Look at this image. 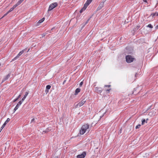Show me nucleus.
<instances>
[{
  "label": "nucleus",
  "mask_w": 158,
  "mask_h": 158,
  "mask_svg": "<svg viewBox=\"0 0 158 158\" xmlns=\"http://www.w3.org/2000/svg\"><path fill=\"white\" fill-rule=\"evenodd\" d=\"M91 127L92 126L89 127L88 124H85L82 126L80 131V134L81 135H83L86 131H87V133H88L90 131Z\"/></svg>",
  "instance_id": "f257e3e1"
},
{
  "label": "nucleus",
  "mask_w": 158,
  "mask_h": 158,
  "mask_svg": "<svg viewBox=\"0 0 158 158\" xmlns=\"http://www.w3.org/2000/svg\"><path fill=\"white\" fill-rule=\"evenodd\" d=\"M126 61L128 63L132 62L134 60H135V58L133 57L131 55H127L126 56Z\"/></svg>",
  "instance_id": "f03ea898"
},
{
  "label": "nucleus",
  "mask_w": 158,
  "mask_h": 158,
  "mask_svg": "<svg viewBox=\"0 0 158 158\" xmlns=\"http://www.w3.org/2000/svg\"><path fill=\"white\" fill-rule=\"evenodd\" d=\"M81 99H82L81 101L76 105V107L78 106L80 107L82 106L86 102V99L85 98H83V97H82L81 98Z\"/></svg>",
  "instance_id": "7ed1b4c3"
},
{
  "label": "nucleus",
  "mask_w": 158,
  "mask_h": 158,
  "mask_svg": "<svg viewBox=\"0 0 158 158\" xmlns=\"http://www.w3.org/2000/svg\"><path fill=\"white\" fill-rule=\"evenodd\" d=\"M57 5L58 4L57 2H54L51 4L49 7L48 11L52 10L54 8L57 6Z\"/></svg>",
  "instance_id": "20e7f679"
},
{
  "label": "nucleus",
  "mask_w": 158,
  "mask_h": 158,
  "mask_svg": "<svg viewBox=\"0 0 158 158\" xmlns=\"http://www.w3.org/2000/svg\"><path fill=\"white\" fill-rule=\"evenodd\" d=\"M104 2H100L98 7L97 9V11L101 10L103 8V7L104 6Z\"/></svg>",
  "instance_id": "39448f33"
},
{
  "label": "nucleus",
  "mask_w": 158,
  "mask_h": 158,
  "mask_svg": "<svg viewBox=\"0 0 158 158\" xmlns=\"http://www.w3.org/2000/svg\"><path fill=\"white\" fill-rule=\"evenodd\" d=\"M86 155V152H83L82 154L78 155L77 156V158H84Z\"/></svg>",
  "instance_id": "423d86ee"
},
{
  "label": "nucleus",
  "mask_w": 158,
  "mask_h": 158,
  "mask_svg": "<svg viewBox=\"0 0 158 158\" xmlns=\"http://www.w3.org/2000/svg\"><path fill=\"white\" fill-rule=\"evenodd\" d=\"M95 90L96 93L100 94L102 91V89L101 87H95Z\"/></svg>",
  "instance_id": "0eeeda50"
},
{
  "label": "nucleus",
  "mask_w": 158,
  "mask_h": 158,
  "mask_svg": "<svg viewBox=\"0 0 158 158\" xmlns=\"http://www.w3.org/2000/svg\"><path fill=\"white\" fill-rule=\"evenodd\" d=\"M23 50L20 52L18 54V55L12 60L14 61L16 60L20 56L23 54Z\"/></svg>",
  "instance_id": "6e6552de"
},
{
  "label": "nucleus",
  "mask_w": 158,
  "mask_h": 158,
  "mask_svg": "<svg viewBox=\"0 0 158 158\" xmlns=\"http://www.w3.org/2000/svg\"><path fill=\"white\" fill-rule=\"evenodd\" d=\"M92 0H87L85 3L84 4V5L87 7L88 5L92 1Z\"/></svg>",
  "instance_id": "1a4fd4ad"
},
{
  "label": "nucleus",
  "mask_w": 158,
  "mask_h": 158,
  "mask_svg": "<svg viewBox=\"0 0 158 158\" xmlns=\"http://www.w3.org/2000/svg\"><path fill=\"white\" fill-rule=\"evenodd\" d=\"M10 119L9 118H8L6 121L4 123L2 127H1L2 129H3L6 124L9 122L10 120Z\"/></svg>",
  "instance_id": "9d476101"
},
{
  "label": "nucleus",
  "mask_w": 158,
  "mask_h": 158,
  "mask_svg": "<svg viewBox=\"0 0 158 158\" xmlns=\"http://www.w3.org/2000/svg\"><path fill=\"white\" fill-rule=\"evenodd\" d=\"M10 73L8 74L4 78L3 80L2 81V82H3L4 81L7 80L8 79V78L10 77Z\"/></svg>",
  "instance_id": "9b49d317"
},
{
  "label": "nucleus",
  "mask_w": 158,
  "mask_h": 158,
  "mask_svg": "<svg viewBox=\"0 0 158 158\" xmlns=\"http://www.w3.org/2000/svg\"><path fill=\"white\" fill-rule=\"evenodd\" d=\"M24 0H19L15 5L16 6H17L20 5Z\"/></svg>",
  "instance_id": "f8f14e48"
},
{
  "label": "nucleus",
  "mask_w": 158,
  "mask_h": 158,
  "mask_svg": "<svg viewBox=\"0 0 158 158\" xmlns=\"http://www.w3.org/2000/svg\"><path fill=\"white\" fill-rule=\"evenodd\" d=\"M155 114H156V112H155L154 111H153V112L151 111V112H150L149 113L148 115H150L151 116H154V115H155Z\"/></svg>",
  "instance_id": "ddd939ff"
},
{
  "label": "nucleus",
  "mask_w": 158,
  "mask_h": 158,
  "mask_svg": "<svg viewBox=\"0 0 158 158\" xmlns=\"http://www.w3.org/2000/svg\"><path fill=\"white\" fill-rule=\"evenodd\" d=\"M17 6L15 5H14V6H13V7H12V8H11L8 11V13H10V12H11V11H12V10H13Z\"/></svg>",
  "instance_id": "4468645a"
},
{
  "label": "nucleus",
  "mask_w": 158,
  "mask_h": 158,
  "mask_svg": "<svg viewBox=\"0 0 158 158\" xmlns=\"http://www.w3.org/2000/svg\"><path fill=\"white\" fill-rule=\"evenodd\" d=\"M80 91H81V89H80L77 88L75 90V94L76 95L79 92H80Z\"/></svg>",
  "instance_id": "2eb2a0df"
},
{
  "label": "nucleus",
  "mask_w": 158,
  "mask_h": 158,
  "mask_svg": "<svg viewBox=\"0 0 158 158\" xmlns=\"http://www.w3.org/2000/svg\"><path fill=\"white\" fill-rule=\"evenodd\" d=\"M86 8L87 7L84 5L83 7L80 10V13H82L83 11L86 9Z\"/></svg>",
  "instance_id": "dca6fc26"
},
{
  "label": "nucleus",
  "mask_w": 158,
  "mask_h": 158,
  "mask_svg": "<svg viewBox=\"0 0 158 158\" xmlns=\"http://www.w3.org/2000/svg\"><path fill=\"white\" fill-rule=\"evenodd\" d=\"M151 15L152 16H154L155 15L157 16H158V12H156L155 13H152L151 14Z\"/></svg>",
  "instance_id": "f3484780"
},
{
  "label": "nucleus",
  "mask_w": 158,
  "mask_h": 158,
  "mask_svg": "<svg viewBox=\"0 0 158 158\" xmlns=\"http://www.w3.org/2000/svg\"><path fill=\"white\" fill-rule=\"evenodd\" d=\"M145 123H147V121H146L145 119H142V125L144 124Z\"/></svg>",
  "instance_id": "a211bd4d"
},
{
  "label": "nucleus",
  "mask_w": 158,
  "mask_h": 158,
  "mask_svg": "<svg viewBox=\"0 0 158 158\" xmlns=\"http://www.w3.org/2000/svg\"><path fill=\"white\" fill-rule=\"evenodd\" d=\"M44 18H43L42 19L39 20L38 23H42L44 21Z\"/></svg>",
  "instance_id": "6ab92c4d"
},
{
  "label": "nucleus",
  "mask_w": 158,
  "mask_h": 158,
  "mask_svg": "<svg viewBox=\"0 0 158 158\" xmlns=\"http://www.w3.org/2000/svg\"><path fill=\"white\" fill-rule=\"evenodd\" d=\"M140 27V26H136L135 27L134 29V30L135 31H136L137 30H138Z\"/></svg>",
  "instance_id": "aec40b11"
},
{
  "label": "nucleus",
  "mask_w": 158,
  "mask_h": 158,
  "mask_svg": "<svg viewBox=\"0 0 158 158\" xmlns=\"http://www.w3.org/2000/svg\"><path fill=\"white\" fill-rule=\"evenodd\" d=\"M89 20V19H88L87 20V21L85 23H83L82 24V25H83V27L84 26H85L88 23Z\"/></svg>",
  "instance_id": "412c9836"
},
{
  "label": "nucleus",
  "mask_w": 158,
  "mask_h": 158,
  "mask_svg": "<svg viewBox=\"0 0 158 158\" xmlns=\"http://www.w3.org/2000/svg\"><path fill=\"white\" fill-rule=\"evenodd\" d=\"M147 27L151 28H152L153 27V26L151 24H149Z\"/></svg>",
  "instance_id": "4be33fe9"
},
{
  "label": "nucleus",
  "mask_w": 158,
  "mask_h": 158,
  "mask_svg": "<svg viewBox=\"0 0 158 158\" xmlns=\"http://www.w3.org/2000/svg\"><path fill=\"white\" fill-rule=\"evenodd\" d=\"M51 87V85H48L46 86V89L48 90Z\"/></svg>",
  "instance_id": "5701e85b"
},
{
  "label": "nucleus",
  "mask_w": 158,
  "mask_h": 158,
  "mask_svg": "<svg viewBox=\"0 0 158 158\" xmlns=\"http://www.w3.org/2000/svg\"><path fill=\"white\" fill-rule=\"evenodd\" d=\"M48 33L47 32L44 33L42 35V36L41 37H40V38L44 37Z\"/></svg>",
  "instance_id": "b1692460"
},
{
  "label": "nucleus",
  "mask_w": 158,
  "mask_h": 158,
  "mask_svg": "<svg viewBox=\"0 0 158 158\" xmlns=\"http://www.w3.org/2000/svg\"><path fill=\"white\" fill-rule=\"evenodd\" d=\"M19 107V106L17 105L14 109V110H15V111H16L17 110Z\"/></svg>",
  "instance_id": "393cba45"
},
{
  "label": "nucleus",
  "mask_w": 158,
  "mask_h": 158,
  "mask_svg": "<svg viewBox=\"0 0 158 158\" xmlns=\"http://www.w3.org/2000/svg\"><path fill=\"white\" fill-rule=\"evenodd\" d=\"M23 102H22L21 101H20L17 104V105L19 106L22 104Z\"/></svg>",
  "instance_id": "a878e982"
},
{
  "label": "nucleus",
  "mask_w": 158,
  "mask_h": 158,
  "mask_svg": "<svg viewBox=\"0 0 158 158\" xmlns=\"http://www.w3.org/2000/svg\"><path fill=\"white\" fill-rule=\"evenodd\" d=\"M141 125L139 124L138 125H137L135 127V128L136 129H138L141 126Z\"/></svg>",
  "instance_id": "bb28decb"
},
{
  "label": "nucleus",
  "mask_w": 158,
  "mask_h": 158,
  "mask_svg": "<svg viewBox=\"0 0 158 158\" xmlns=\"http://www.w3.org/2000/svg\"><path fill=\"white\" fill-rule=\"evenodd\" d=\"M33 122H35V119L34 118L31 119V123H32Z\"/></svg>",
  "instance_id": "cd10ccee"
},
{
  "label": "nucleus",
  "mask_w": 158,
  "mask_h": 158,
  "mask_svg": "<svg viewBox=\"0 0 158 158\" xmlns=\"http://www.w3.org/2000/svg\"><path fill=\"white\" fill-rule=\"evenodd\" d=\"M45 92L46 93V94H47L49 92V90L46 89L45 91Z\"/></svg>",
  "instance_id": "c85d7f7f"
},
{
  "label": "nucleus",
  "mask_w": 158,
  "mask_h": 158,
  "mask_svg": "<svg viewBox=\"0 0 158 158\" xmlns=\"http://www.w3.org/2000/svg\"><path fill=\"white\" fill-rule=\"evenodd\" d=\"M9 13H8V11L4 15H3V16L2 17V18H3L5 16H6V15H7Z\"/></svg>",
  "instance_id": "c756f323"
},
{
  "label": "nucleus",
  "mask_w": 158,
  "mask_h": 158,
  "mask_svg": "<svg viewBox=\"0 0 158 158\" xmlns=\"http://www.w3.org/2000/svg\"><path fill=\"white\" fill-rule=\"evenodd\" d=\"M111 85H105L104 86V87H110Z\"/></svg>",
  "instance_id": "7c9ffc66"
},
{
  "label": "nucleus",
  "mask_w": 158,
  "mask_h": 158,
  "mask_svg": "<svg viewBox=\"0 0 158 158\" xmlns=\"http://www.w3.org/2000/svg\"><path fill=\"white\" fill-rule=\"evenodd\" d=\"M21 96H22V94H20L18 96V97L17 98H18V99L19 98H20V97H21Z\"/></svg>",
  "instance_id": "2f4dec72"
},
{
  "label": "nucleus",
  "mask_w": 158,
  "mask_h": 158,
  "mask_svg": "<svg viewBox=\"0 0 158 158\" xmlns=\"http://www.w3.org/2000/svg\"><path fill=\"white\" fill-rule=\"evenodd\" d=\"M83 81H81V82L80 83V85H79L80 86H81L82 85H83Z\"/></svg>",
  "instance_id": "473e14b6"
},
{
  "label": "nucleus",
  "mask_w": 158,
  "mask_h": 158,
  "mask_svg": "<svg viewBox=\"0 0 158 158\" xmlns=\"http://www.w3.org/2000/svg\"><path fill=\"white\" fill-rule=\"evenodd\" d=\"M25 98H25V97H23L21 101L22 102H23V101L25 99Z\"/></svg>",
  "instance_id": "72a5a7b5"
},
{
  "label": "nucleus",
  "mask_w": 158,
  "mask_h": 158,
  "mask_svg": "<svg viewBox=\"0 0 158 158\" xmlns=\"http://www.w3.org/2000/svg\"><path fill=\"white\" fill-rule=\"evenodd\" d=\"M18 100V98H16L15 99H14V100L13 101V102H16L17 100Z\"/></svg>",
  "instance_id": "f704fd0d"
},
{
  "label": "nucleus",
  "mask_w": 158,
  "mask_h": 158,
  "mask_svg": "<svg viewBox=\"0 0 158 158\" xmlns=\"http://www.w3.org/2000/svg\"><path fill=\"white\" fill-rule=\"evenodd\" d=\"M28 94V92H26L25 93V95H27Z\"/></svg>",
  "instance_id": "c9c22d12"
},
{
  "label": "nucleus",
  "mask_w": 158,
  "mask_h": 158,
  "mask_svg": "<svg viewBox=\"0 0 158 158\" xmlns=\"http://www.w3.org/2000/svg\"><path fill=\"white\" fill-rule=\"evenodd\" d=\"M66 81V80H65L64 81L63 84L64 85Z\"/></svg>",
  "instance_id": "e433bc0d"
},
{
  "label": "nucleus",
  "mask_w": 158,
  "mask_h": 158,
  "mask_svg": "<svg viewBox=\"0 0 158 158\" xmlns=\"http://www.w3.org/2000/svg\"><path fill=\"white\" fill-rule=\"evenodd\" d=\"M156 29H158V25L156 27Z\"/></svg>",
  "instance_id": "4c0bfd02"
},
{
  "label": "nucleus",
  "mask_w": 158,
  "mask_h": 158,
  "mask_svg": "<svg viewBox=\"0 0 158 158\" xmlns=\"http://www.w3.org/2000/svg\"><path fill=\"white\" fill-rule=\"evenodd\" d=\"M143 1L145 2H147V0H143Z\"/></svg>",
  "instance_id": "58836bf2"
},
{
  "label": "nucleus",
  "mask_w": 158,
  "mask_h": 158,
  "mask_svg": "<svg viewBox=\"0 0 158 158\" xmlns=\"http://www.w3.org/2000/svg\"><path fill=\"white\" fill-rule=\"evenodd\" d=\"M110 89H107L106 90V91H110Z\"/></svg>",
  "instance_id": "ea45409f"
},
{
  "label": "nucleus",
  "mask_w": 158,
  "mask_h": 158,
  "mask_svg": "<svg viewBox=\"0 0 158 158\" xmlns=\"http://www.w3.org/2000/svg\"><path fill=\"white\" fill-rule=\"evenodd\" d=\"M3 129H2L1 128H1H0V133L1 132V131Z\"/></svg>",
  "instance_id": "a19ab883"
},
{
  "label": "nucleus",
  "mask_w": 158,
  "mask_h": 158,
  "mask_svg": "<svg viewBox=\"0 0 158 158\" xmlns=\"http://www.w3.org/2000/svg\"><path fill=\"white\" fill-rule=\"evenodd\" d=\"M27 96V95H24V97H25V98H26Z\"/></svg>",
  "instance_id": "79ce46f5"
},
{
  "label": "nucleus",
  "mask_w": 158,
  "mask_h": 158,
  "mask_svg": "<svg viewBox=\"0 0 158 158\" xmlns=\"http://www.w3.org/2000/svg\"><path fill=\"white\" fill-rule=\"evenodd\" d=\"M55 29V28H53H53H52L51 30H53V29Z\"/></svg>",
  "instance_id": "37998d69"
},
{
  "label": "nucleus",
  "mask_w": 158,
  "mask_h": 158,
  "mask_svg": "<svg viewBox=\"0 0 158 158\" xmlns=\"http://www.w3.org/2000/svg\"><path fill=\"white\" fill-rule=\"evenodd\" d=\"M148 120V118H147L146 120V121H147Z\"/></svg>",
  "instance_id": "c03bdc74"
},
{
  "label": "nucleus",
  "mask_w": 158,
  "mask_h": 158,
  "mask_svg": "<svg viewBox=\"0 0 158 158\" xmlns=\"http://www.w3.org/2000/svg\"><path fill=\"white\" fill-rule=\"evenodd\" d=\"M137 74V73H136V74H135V76H136V75Z\"/></svg>",
  "instance_id": "a18cd8bd"
},
{
  "label": "nucleus",
  "mask_w": 158,
  "mask_h": 158,
  "mask_svg": "<svg viewBox=\"0 0 158 158\" xmlns=\"http://www.w3.org/2000/svg\"><path fill=\"white\" fill-rule=\"evenodd\" d=\"M43 132H44L45 133L46 132V131H43Z\"/></svg>",
  "instance_id": "49530a36"
},
{
  "label": "nucleus",
  "mask_w": 158,
  "mask_h": 158,
  "mask_svg": "<svg viewBox=\"0 0 158 158\" xmlns=\"http://www.w3.org/2000/svg\"><path fill=\"white\" fill-rule=\"evenodd\" d=\"M121 132V131H120L119 133H120Z\"/></svg>",
  "instance_id": "de8ad7c7"
},
{
  "label": "nucleus",
  "mask_w": 158,
  "mask_h": 158,
  "mask_svg": "<svg viewBox=\"0 0 158 158\" xmlns=\"http://www.w3.org/2000/svg\"><path fill=\"white\" fill-rule=\"evenodd\" d=\"M121 132V131H120L119 133H120Z\"/></svg>",
  "instance_id": "09e8293b"
},
{
  "label": "nucleus",
  "mask_w": 158,
  "mask_h": 158,
  "mask_svg": "<svg viewBox=\"0 0 158 158\" xmlns=\"http://www.w3.org/2000/svg\"><path fill=\"white\" fill-rule=\"evenodd\" d=\"M1 64H0V66H1Z\"/></svg>",
  "instance_id": "8fccbe9b"
}]
</instances>
